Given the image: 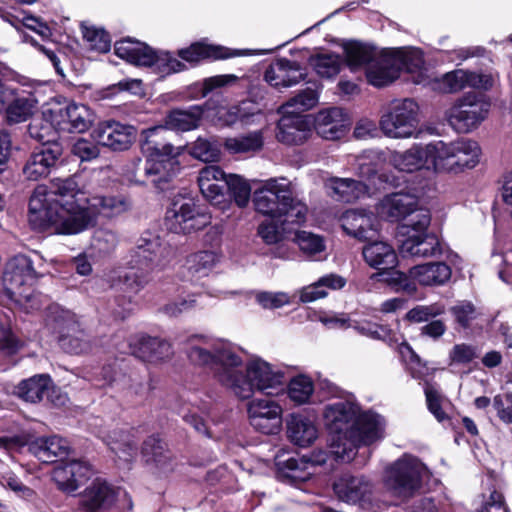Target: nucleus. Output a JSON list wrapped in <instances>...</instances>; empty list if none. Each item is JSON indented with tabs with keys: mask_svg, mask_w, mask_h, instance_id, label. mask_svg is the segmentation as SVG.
I'll return each instance as SVG.
<instances>
[{
	"mask_svg": "<svg viewBox=\"0 0 512 512\" xmlns=\"http://www.w3.org/2000/svg\"><path fill=\"white\" fill-rule=\"evenodd\" d=\"M189 341L191 363L212 369L215 380L239 400L250 399L256 391L270 394L283 385V373L261 358L243 367L240 348L227 340L194 336Z\"/></svg>",
	"mask_w": 512,
	"mask_h": 512,
	"instance_id": "obj_1",
	"label": "nucleus"
},
{
	"mask_svg": "<svg viewBox=\"0 0 512 512\" xmlns=\"http://www.w3.org/2000/svg\"><path fill=\"white\" fill-rule=\"evenodd\" d=\"M87 197L75 176L54 178L50 189L38 185L29 200L28 219L35 230L52 228L58 234H78L92 225Z\"/></svg>",
	"mask_w": 512,
	"mask_h": 512,
	"instance_id": "obj_2",
	"label": "nucleus"
},
{
	"mask_svg": "<svg viewBox=\"0 0 512 512\" xmlns=\"http://www.w3.org/2000/svg\"><path fill=\"white\" fill-rule=\"evenodd\" d=\"M203 117L202 106L190 110H174L165 118V126L159 125L145 129L141 133V151L146 158L144 168H140L141 159H136L134 169L127 174L131 183L145 185L151 182L156 188L163 189L175 174L176 157L183 148L174 147L165 141L167 129L190 131L198 127Z\"/></svg>",
	"mask_w": 512,
	"mask_h": 512,
	"instance_id": "obj_3",
	"label": "nucleus"
},
{
	"mask_svg": "<svg viewBox=\"0 0 512 512\" xmlns=\"http://www.w3.org/2000/svg\"><path fill=\"white\" fill-rule=\"evenodd\" d=\"M324 425L330 433V453L342 462H350L360 445H370L383 436V419L374 413H362L350 400L325 406Z\"/></svg>",
	"mask_w": 512,
	"mask_h": 512,
	"instance_id": "obj_4",
	"label": "nucleus"
},
{
	"mask_svg": "<svg viewBox=\"0 0 512 512\" xmlns=\"http://www.w3.org/2000/svg\"><path fill=\"white\" fill-rule=\"evenodd\" d=\"M255 210L281 223L302 224L306 220L307 206L292 195L285 179L271 178L253 193Z\"/></svg>",
	"mask_w": 512,
	"mask_h": 512,
	"instance_id": "obj_5",
	"label": "nucleus"
},
{
	"mask_svg": "<svg viewBox=\"0 0 512 512\" xmlns=\"http://www.w3.org/2000/svg\"><path fill=\"white\" fill-rule=\"evenodd\" d=\"M40 277L31 258L17 255L5 267L3 285L8 296L26 312L40 308L39 296L31 289Z\"/></svg>",
	"mask_w": 512,
	"mask_h": 512,
	"instance_id": "obj_6",
	"label": "nucleus"
},
{
	"mask_svg": "<svg viewBox=\"0 0 512 512\" xmlns=\"http://www.w3.org/2000/svg\"><path fill=\"white\" fill-rule=\"evenodd\" d=\"M432 172L460 173L472 169L479 163L481 149L477 142L469 139H458L445 142H431Z\"/></svg>",
	"mask_w": 512,
	"mask_h": 512,
	"instance_id": "obj_7",
	"label": "nucleus"
},
{
	"mask_svg": "<svg viewBox=\"0 0 512 512\" xmlns=\"http://www.w3.org/2000/svg\"><path fill=\"white\" fill-rule=\"evenodd\" d=\"M118 57L136 66L151 67L154 72L164 77L185 70L186 64L166 51H154L147 44L125 39L115 43Z\"/></svg>",
	"mask_w": 512,
	"mask_h": 512,
	"instance_id": "obj_8",
	"label": "nucleus"
},
{
	"mask_svg": "<svg viewBox=\"0 0 512 512\" xmlns=\"http://www.w3.org/2000/svg\"><path fill=\"white\" fill-rule=\"evenodd\" d=\"M378 214L389 220L405 222L400 226L401 232L423 231L430 225L431 216L428 210L418 208L416 196L408 193H393L385 196L377 207Z\"/></svg>",
	"mask_w": 512,
	"mask_h": 512,
	"instance_id": "obj_9",
	"label": "nucleus"
},
{
	"mask_svg": "<svg viewBox=\"0 0 512 512\" xmlns=\"http://www.w3.org/2000/svg\"><path fill=\"white\" fill-rule=\"evenodd\" d=\"M162 250L158 238L141 239L131 261L133 265L119 272L117 278L111 280V286L131 295L139 293L148 283L151 263Z\"/></svg>",
	"mask_w": 512,
	"mask_h": 512,
	"instance_id": "obj_10",
	"label": "nucleus"
},
{
	"mask_svg": "<svg viewBox=\"0 0 512 512\" xmlns=\"http://www.w3.org/2000/svg\"><path fill=\"white\" fill-rule=\"evenodd\" d=\"M45 328L58 336L63 350L71 354H84L91 350V343L81 329L76 315L59 306L49 307L45 316Z\"/></svg>",
	"mask_w": 512,
	"mask_h": 512,
	"instance_id": "obj_11",
	"label": "nucleus"
},
{
	"mask_svg": "<svg viewBox=\"0 0 512 512\" xmlns=\"http://www.w3.org/2000/svg\"><path fill=\"white\" fill-rule=\"evenodd\" d=\"M419 106L410 98L392 101L381 115L379 126L392 139L413 137L418 128Z\"/></svg>",
	"mask_w": 512,
	"mask_h": 512,
	"instance_id": "obj_12",
	"label": "nucleus"
},
{
	"mask_svg": "<svg viewBox=\"0 0 512 512\" xmlns=\"http://www.w3.org/2000/svg\"><path fill=\"white\" fill-rule=\"evenodd\" d=\"M425 466L415 457L404 455L385 470L384 483L395 496L411 497L421 485Z\"/></svg>",
	"mask_w": 512,
	"mask_h": 512,
	"instance_id": "obj_13",
	"label": "nucleus"
},
{
	"mask_svg": "<svg viewBox=\"0 0 512 512\" xmlns=\"http://www.w3.org/2000/svg\"><path fill=\"white\" fill-rule=\"evenodd\" d=\"M211 222L209 213L191 198H175L166 212L165 225L174 233L189 234L203 229Z\"/></svg>",
	"mask_w": 512,
	"mask_h": 512,
	"instance_id": "obj_14",
	"label": "nucleus"
},
{
	"mask_svg": "<svg viewBox=\"0 0 512 512\" xmlns=\"http://www.w3.org/2000/svg\"><path fill=\"white\" fill-rule=\"evenodd\" d=\"M490 103L476 93L459 98L448 110L447 120L459 133H468L477 128L488 116Z\"/></svg>",
	"mask_w": 512,
	"mask_h": 512,
	"instance_id": "obj_15",
	"label": "nucleus"
},
{
	"mask_svg": "<svg viewBox=\"0 0 512 512\" xmlns=\"http://www.w3.org/2000/svg\"><path fill=\"white\" fill-rule=\"evenodd\" d=\"M247 414L250 425L263 434H276L281 429L283 409L273 399H252L247 404Z\"/></svg>",
	"mask_w": 512,
	"mask_h": 512,
	"instance_id": "obj_16",
	"label": "nucleus"
},
{
	"mask_svg": "<svg viewBox=\"0 0 512 512\" xmlns=\"http://www.w3.org/2000/svg\"><path fill=\"white\" fill-rule=\"evenodd\" d=\"M52 119L60 132L87 131L94 122V113L85 104L71 102L65 107L52 109Z\"/></svg>",
	"mask_w": 512,
	"mask_h": 512,
	"instance_id": "obj_17",
	"label": "nucleus"
},
{
	"mask_svg": "<svg viewBox=\"0 0 512 512\" xmlns=\"http://www.w3.org/2000/svg\"><path fill=\"white\" fill-rule=\"evenodd\" d=\"M117 349L121 353L132 354L150 363L167 361L174 354L172 345L168 341L148 336L134 337L127 345H122Z\"/></svg>",
	"mask_w": 512,
	"mask_h": 512,
	"instance_id": "obj_18",
	"label": "nucleus"
},
{
	"mask_svg": "<svg viewBox=\"0 0 512 512\" xmlns=\"http://www.w3.org/2000/svg\"><path fill=\"white\" fill-rule=\"evenodd\" d=\"M387 159L389 164L400 172L432 171L431 142L414 144L405 151H391Z\"/></svg>",
	"mask_w": 512,
	"mask_h": 512,
	"instance_id": "obj_19",
	"label": "nucleus"
},
{
	"mask_svg": "<svg viewBox=\"0 0 512 512\" xmlns=\"http://www.w3.org/2000/svg\"><path fill=\"white\" fill-rule=\"evenodd\" d=\"M93 139L100 145L115 151L128 149L135 138V128L116 121L100 123L92 132Z\"/></svg>",
	"mask_w": 512,
	"mask_h": 512,
	"instance_id": "obj_20",
	"label": "nucleus"
},
{
	"mask_svg": "<svg viewBox=\"0 0 512 512\" xmlns=\"http://www.w3.org/2000/svg\"><path fill=\"white\" fill-rule=\"evenodd\" d=\"M63 149L59 143H50L37 148L28 158L23 173L27 179L37 181L47 177L56 166Z\"/></svg>",
	"mask_w": 512,
	"mask_h": 512,
	"instance_id": "obj_21",
	"label": "nucleus"
},
{
	"mask_svg": "<svg viewBox=\"0 0 512 512\" xmlns=\"http://www.w3.org/2000/svg\"><path fill=\"white\" fill-rule=\"evenodd\" d=\"M327 454L319 452L310 458L305 456L289 457L282 460L277 458V468L282 478L290 479L292 482H304L314 474L315 467L325 464Z\"/></svg>",
	"mask_w": 512,
	"mask_h": 512,
	"instance_id": "obj_22",
	"label": "nucleus"
},
{
	"mask_svg": "<svg viewBox=\"0 0 512 512\" xmlns=\"http://www.w3.org/2000/svg\"><path fill=\"white\" fill-rule=\"evenodd\" d=\"M341 227L347 235L361 241H371L379 231V222L372 212L351 209L340 218Z\"/></svg>",
	"mask_w": 512,
	"mask_h": 512,
	"instance_id": "obj_23",
	"label": "nucleus"
},
{
	"mask_svg": "<svg viewBox=\"0 0 512 512\" xmlns=\"http://www.w3.org/2000/svg\"><path fill=\"white\" fill-rule=\"evenodd\" d=\"M317 134L327 140L340 139L348 131L351 121L348 113L340 107L320 110L314 121Z\"/></svg>",
	"mask_w": 512,
	"mask_h": 512,
	"instance_id": "obj_24",
	"label": "nucleus"
},
{
	"mask_svg": "<svg viewBox=\"0 0 512 512\" xmlns=\"http://www.w3.org/2000/svg\"><path fill=\"white\" fill-rule=\"evenodd\" d=\"M93 470L89 463L81 460H72L56 466L52 478L57 487L63 492L76 491L92 475Z\"/></svg>",
	"mask_w": 512,
	"mask_h": 512,
	"instance_id": "obj_25",
	"label": "nucleus"
},
{
	"mask_svg": "<svg viewBox=\"0 0 512 512\" xmlns=\"http://www.w3.org/2000/svg\"><path fill=\"white\" fill-rule=\"evenodd\" d=\"M390 52L399 67V72L405 70L411 75L415 84L426 85L430 82L429 69L426 66L423 52L419 48H398L391 49Z\"/></svg>",
	"mask_w": 512,
	"mask_h": 512,
	"instance_id": "obj_26",
	"label": "nucleus"
},
{
	"mask_svg": "<svg viewBox=\"0 0 512 512\" xmlns=\"http://www.w3.org/2000/svg\"><path fill=\"white\" fill-rule=\"evenodd\" d=\"M337 497L351 504H365L373 495L372 483L363 476L344 475L333 485Z\"/></svg>",
	"mask_w": 512,
	"mask_h": 512,
	"instance_id": "obj_27",
	"label": "nucleus"
},
{
	"mask_svg": "<svg viewBox=\"0 0 512 512\" xmlns=\"http://www.w3.org/2000/svg\"><path fill=\"white\" fill-rule=\"evenodd\" d=\"M495 84L492 74L475 73L462 69L446 73L441 79V88L446 93L460 91L467 87L488 90Z\"/></svg>",
	"mask_w": 512,
	"mask_h": 512,
	"instance_id": "obj_28",
	"label": "nucleus"
},
{
	"mask_svg": "<svg viewBox=\"0 0 512 512\" xmlns=\"http://www.w3.org/2000/svg\"><path fill=\"white\" fill-rule=\"evenodd\" d=\"M426 230L415 231L410 229L409 233L401 232L402 235L406 236L400 247L403 256L427 258L441 254L438 238L432 234H427Z\"/></svg>",
	"mask_w": 512,
	"mask_h": 512,
	"instance_id": "obj_29",
	"label": "nucleus"
},
{
	"mask_svg": "<svg viewBox=\"0 0 512 512\" xmlns=\"http://www.w3.org/2000/svg\"><path fill=\"white\" fill-rule=\"evenodd\" d=\"M122 491L102 479H95L84 491L81 506L87 512L111 507Z\"/></svg>",
	"mask_w": 512,
	"mask_h": 512,
	"instance_id": "obj_30",
	"label": "nucleus"
},
{
	"mask_svg": "<svg viewBox=\"0 0 512 512\" xmlns=\"http://www.w3.org/2000/svg\"><path fill=\"white\" fill-rule=\"evenodd\" d=\"M305 76L298 62L285 58L278 59L265 71V80L275 88L291 87L304 80Z\"/></svg>",
	"mask_w": 512,
	"mask_h": 512,
	"instance_id": "obj_31",
	"label": "nucleus"
},
{
	"mask_svg": "<svg viewBox=\"0 0 512 512\" xmlns=\"http://www.w3.org/2000/svg\"><path fill=\"white\" fill-rule=\"evenodd\" d=\"M228 175L217 165H207L198 173V186L203 197L211 203H220L224 197Z\"/></svg>",
	"mask_w": 512,
	"mask_h": 512,
	"instance_id": "obj_32",
	"label": "nucleus"
},
{
	"mask_svg": "<svg viewBox=\"0 0 512 512\" xmlns=\"http://www.w3.org/2000/svg\"><path fill=\"white\" fill-rule=\"evenodd\" d=\"M399 77V67L394 61L390 50L383 51L370 62L366 70V78L374 87H384L394 82Z\"/></svg>",
	"mask_w": 512,
	"mask_h": 512,
	"instance_id": "obj_33",
	"label": "nucleus"
},
{
	"mask_svg": "<svg viewBox=\"0 0 512 512\" xmlns=\"http://www.w3.org/2000/svg\"><path fill=\"white\" fill-rule=\"evenodd\" d=\"M310 133V122L305 115L282 113L278 122L277 139L285 144H301Z\"/></svg>",
	"mask_w": 512,
	"mask_h": 512,
	"instance_id": "obj_34",
	"label": "nucleus"
},
{
	"mask_svg": "<svg viewBox=\"0 0 512 512\" xmlns=\"http://www.w3.org/2000/svg\"><path fill=\"white\" fill-rule=\"evenodd\" d=\"M364 261L379 274L396 267L398 258L394 248L385 241L371 240L362 248Z\"/></svg>",
	"mask_w": 512,
	"mask_h": 512,
	"instance_id": "obj_35",
	"label": "nucleus"
},
{
	"mask_svg": "<svg viewBox=\"0 0 512 512\" xmlns=\"http://www.w3.org/2000/svg\"><path fill=\"white\" fill-rule=\"evenodd\" d=\"M452 269L445 262H429L413 266L409 277L421 286H443L449 282Z\"/></svg>",
	"mask_w": 512,
	"mask_h": 512,
	"instance_id": "obj_36",
	"label": "nucleus"
},
{
	"mask_svg": "<svg viewBox=\"0 0 512 512\" xmlns=\"http://www.w3.org/2000/svg\"><path fill=\"white\" fill-rule=\"evenodd\" d=\"M245 105V102L241 105L226 106L215 101H207L202 106L203 118L216 126H232L238 121H245L248 117Z\"/></svg>",
	"mask_w": 512,
	"mask_h": 512,
	"instance_id": "obj_37",
	"label": "nucleus"
},
{
	"mask_svg": "<svg viewBox=\"0 0 512 512\" xmlns=\"http://www.w3.org/2000/svg\"><path fill=\"white\" fill-rule=\"evenodd\" d=\"M30 452L40 461L54 462L58 457L69 453L70 445L66 439L59 436L37 438L29 444Z\"/></svg>",
	"mask_w": 512,
	"mask_h": 512,
	"instance_id": "obj_38",
	"label": "nucleus"
},
{
	"mask_svg": "<svg viewBox=\"0 0 512 512\" xmlns=\"http://www.w3.org/2000/svg\"><path fill=\"white\" fill-rule=\"evenodd\" d=\"M240 55L238 51H231L223 46H215L197 42L187 48L178 51V56L190 64H195L203 59H226Z\"/></svg>",
	"mask_w": 512,
	"mask_h": 512,
	"instance_id": "obj_39",
	"label": "nucleus"
},
{
	"mask_svg": "<svg viewBox=\"0 0 512 512\" xmlns=\"http://www.w3.org/2000/svg\"><path fill=\"white\" fill-rule=\"evenodd\" d=\"M287 434L295 445L307 447L318 438V428L308 417L293 414L287 422Z\"/></svg>",
	"mask_w": 512,
	"mask_h": 512,
	"instance_id": "obj_40",
	"label": "nucleus"
},
{
	"mask_svg": "<svg viewBox=\"0 0 512 512\" xmlns=\"http://www.w3.org/2000/svg\"><path fill=\"white\" fill-rule=\"evenodd\" d=\"M109 449L123 461H130L136 454L133 436L124 429L115 428L100 435Z\"/></svg>",
	"mask_w": 512,
	"mask_h": 512,
	"instance_id": "obj_41",
	"label": "nucleus"
},
{
	"mask_svg": "<svg viewBox=\"0 0 512 512\" xmlns=\"http://www.w3.org/2000/svg\"><path fill=\"white\" fill-rule=\"evenodd\" d=\"M326 187L330 195L344 202L355 201L368 193V186L351 178L333 177L327 180Z\"/></svg>",
	"mask_w": 512,
	"mask_h": 512,
	"instance_id": "obj_42",
	"label": "nucleus"
},
{
	"mask_svg": "<svg viewBox=\"0 0 512 512\" xmlns=\"http://www.w3.org/2000/svg\"><path fill=\"white\" fill-rule=\"evenodd\" d=\"M49 388L51 378L46 374H40L22 380L15 387L14 393L26 402L37 403L43 400Z\"/></svg>",
	"mask_w": 512,
	"mask_h": 512,
	"instance_id": "obj_43",
	"label": "nucleus"
},
{
	"mask_svg": "<svg viewBox=\"0 0 512 512\" xmlns=\"http://www.w3.org/2000/svg\"><path fill=\"white\" fill-rule=\"evenodd\" d=\"M129 207L128 202L124 198L114 196L94 195L87 197L85 208L92 216V223L97 214L113 216L126 211Z\"/></svg>",
	"mask_w": 512,
	"mask_h": 512,
	"instance_id": "obj_44",
	"label": "nucleus"
},
{
	"mask_svg": "<svg viewBox=\"0 0 512 512\" xmlns=\"http://www.w3.org/2000/svg\"><path fill=\"white\" fill-rule=\"evenodd\" d=\"M142 453L148 464L154 465L161 473L173 470L171 454L163 443L154 437L148 438L143 445Z\"/></svg>",
	"mask_w": 512,
	"mask_h": 512,
	"instance_id": "obj_45",
	"label": "nucleus"
},
{
	"mask_svg": "<svg viewBox=\"0 0 512 512\" xmlns=\"http://www.w3.org/2000/svg\"><path fill=\"white\" fill-rule=\"evenodd\" d=\"M263 143L262 132L252 131L245 135L228 137L223 145L230 154H253L261 150Z\"/></svg>",
	"mask_w": 512,
	"mask_h": 512,
	"instance_id": "obj_46",
	"label": "nucleus"
},
{
	"mask_svg": "<svg viewBox=\"0 0 512 512\" xmlns=\"http://www.w3.org/2000/svg\"><path fill=\"white\" fill-rule=\"evenodd\" d=\"M52 109H47L42 113L41 117L34 118L28 127L29 135L42 142L43 145L50 143H58L56 141L57 134L60 132L52 119Z\"/></svg>",
	"mask_w": 512,
	"mask_h": 512,
	"instance_id": "obj_47",
	"label": "nucleus"
},
{
	"mask_svg": "<svg viewBox=\"0 0 512 512\" xmlns=\"http://www.w3.org/2000/svg\"><path fill=\"white\" fill-rule=\"evenodd\" d=\"M379 53L374 48L360 42H349L344 45L346 63L352 71L361 67H365L367 70V66Z\"/></svg>",
	"mask_w": 512,
	"mask_h": 512,
	"instance_id": "obj_48",
	"label": "nucleus"
},
{
	"mask_svg": "<svg viewBox=\"0 0 512 512\" xmlns=\"http://www.w3.org/2000/svg\"><path fill=\"white\" fill-rule=\"evenodd\" d=\"M220 261V255L215 251L205 250L189 255L186 267L189 273L197 278L207 276Z\"/></svg>",
	"mask_w": 512,
	"mask_h": 512,
	"instance_id": "obj_49",
	"label": "nucleus"
},
{
	"mask_svg": "<svg viewBox=\"0 0 512 512\" xmlns=\"http://www.w3.org/2000/svg\"><path fill=\"white\" fill-rule=\"evenodd\" d=\"M318 102V93L315 89L309 87L299 92L293 98L288 100L280 107L281 113H291L292 115H303L302 113L313 108Z\"/></svg>",
	"mask_w": 512,
	"mask_h": 512,
	"instance_id": "obj_50",
	"label": "nucleus"
},
{
	"mask_svg": "<svg viewBox=\"0 0 512 512\" xmlns=\"http://www.w3.org/2000/svg\"><path fill=\"white\" fill-rule=\"evenodd\" d=\"M189 154L202 162L214 163L221 159L220 146L216 141L198 137L189 147Z\"/></svg>",
	"mask_w": 512,
	"mask_h": 512,
	"instance_id": "obj_51",
	"label": "nucleus"
},
{
	"mask_svg": "<svg viewBox=\"0 0 512 512\" xmlns=\"http://www.w3.org/2000/svg\"><path fill=\"white\" fill-rule=\"evenodd\" d=\"M313 392V381L306 375H297L293 377L287 387L289 399L298 405L307 403Z\"/></svg>",
	"mask_w": 512,
	"mask_h": 512,
	"instance_id": "obj_52",
	"label": "nucleus"
},
{
	"mask_svg": "<svg viewBox=\"0 0 512 512\" xmlns=\"http://www.w3.org/2000/svg\"><path fill=\"white\" fill-rule=\"evenodd\" d=\"M311 64L320 77L332 78L340 72L342 60L335 54H323L312 58Z\"/></svg>",
	"mask_w": 512,
	"mask_h": 512,
	"instance_id": "obj_53",
	"label": "nucleus"
},
{
	"mask_svg": "<svg viewBox=\"0 0 512 512\" xmlns=\"http://www.w3.org/2000/svg\"><path fill=\"white\" fill-rule=\"evenodd\" d=\"M82 34L91 50L100 53L109 51L111 39L103 29L82 25Z\"/></svg>",
	"mask_w": 512,
	"mask_h": 512,
	"instance_id": "obj_54",
	"label": "nucleus"
},
{
	"mask_svg": "<svg viewBox=\"0 0 512 512\" xmlns=\"http://www.w3.org/2000/svg\"><path fill=\"white\" fill-rule=\"evenodd\" d=\"M295 241L300 250L310 257L324 252L326 248L324 239L321 236L307 231L298 232Z\"/></svg>",
	"mask_w": 512,
	"mask_h": 512,
	"instance_id": "obj_55",
	"label": "nucleus"
},
{
	"mask_svg": "<svg viewBox=\"0 0 512 512\" xmlns=\"http://www.w3.org/2000/svg\"><path fill=\"white\" fill-rule=\"evenodd\" d=\"M36 101L33 98H18L7 109L9 122L20 123L26 121L36 108Z\"/></svg>",
	"mask_w": 512,
	"mask_h": 512,
	"instance_id": "obj_56",
	"label": "nucleus"
},
{
	"mask_svg": "<svg viewBox=\"0 0 512 512\" xmlns=\"http://www.w3.org/2000/svg\"><path fill=\"white\" fill-rule=\"evenodd\" d=\"M239 207H245L250 200L251 187L249 183L239 175L230 174L227 178V186Z\"/></svg>",
	"mask_w": 512,
	"mask_h": 512,
	"instance_id": "obj_57",
	"label": "nucleus"
},
{
	"mask_svg": "<svg viewBox=\"0 0 512 512\" xmlns=\"http://www.w3.org/2000/svg\"><path fill=\"white\" fill-rule=\"evenodd\" d=\"M349 327L355 329L358 333L375 340H392L391 330H389L385 326L378 325L376 323H371L369 321L353 320V323H349Z\"/></svg>",
	"mask_w": 512,
	"mask_h": 512,
	"instance_id": "obj_58",
	"label": "nucleus"
},
{
	"mask_svg": "<svg viewBox=\"0 0 512 512\" xmlns=\"http://www.w3.org/2000/svg\"><path fill=\"white\" fill-rule=\"evenodd\" d=\"M117 244L116 234L108 229H98L94 232L91 246L99 253L111 252Z\"/></svg>",
	"mask_w": 512,
	"mask_h": 512,
	"instance_id": "obj_59",
	"label": "nucleus"
},
{
	"mask_svg": "<svg viewBox=\"0 0 512 512\" xmlns=\"http://www.w3.org/2000/svg\"><path fill=\"white\" fill-rule=\"evenodd\" d=\"M256 301L264 309H278L291 303V297L285 292H259Z\"/></svg>",
	"mask_w": 512,
	"mask_h": 512,
	"instance_id": "obj_60",
	"label": "nucleus"
},
{
	"mask_svg": "<svg viewBox=\"0 0 512 512\" xmlns=\"http://www.w3.org/2000/svg\"><path fill=\"white\" fill-rule=\"evenodd\" d=\"M492 405L498 418L504 424L512 425V393L496 395Z\"/></svg>",
	"mask_w": 512,
	"mask_h": 512,
	"instance_id": "obj_61",
	"label": "nucleus"
},
{
	"mask_svg": "<svg viewBox=\"0 0 512 512\" xmlns=\"http://www.w3.org/2000/svg\"><path fill=\"white\" fill-rule=\"evenodd\" d=\"M478 356L474 346L462 343L455 345L449 353L450 365L468 364Z\"/></svg>",
	"mask_w": 512,
	"mask_h": 512,
	"instance_id": "obj_62",
	"label": "nucleus"
},
{
	"mask_svg": "<svg viewBox=\"0 0 512 512\" xmlns=\"http://www.w3.org/2000/svg\"><path fill=\"white\" fill-rule=\"evenodd\" d=\"M450 311L456 321L463 327H467L476 316L475 307L468 301L457 303L451 307Z\"/></svg>",
	"mask_w": 512,
	"mask_h": 512,
	"instance_id": "obj_63",
	"label": "nucleus"
},
{
	"mask_svg": "<svg viewBox=\"0 0 512 512\" xmlns=\"http://www.w3.org/2000/svg\"><path fill=\"white\" fill-rule=\"evenodd\" d=\"M72 153L81 161H90L99 155L98 147L86 139H79L72 147Z\"/></svg>",
	"mask_w": 512,
	"mask_h": 512,
	"instance_id": "obj_64",
	"label": "nucleus"
}]
</instances>
